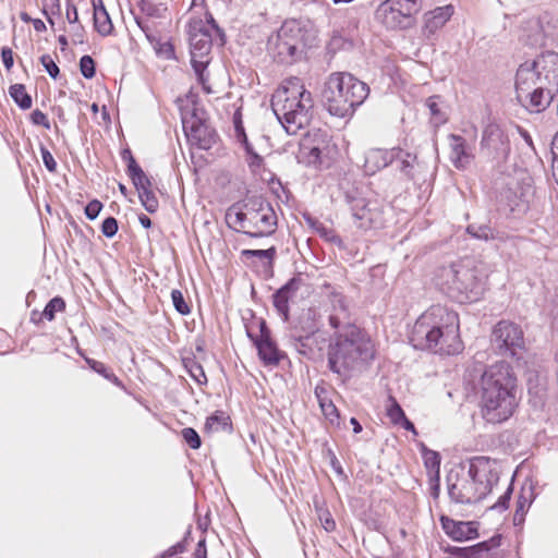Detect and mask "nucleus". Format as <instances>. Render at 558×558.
<instances>
[{"label":"nucleus","mask_w":558,"mask_h":558,"mask_svg":"<svg viewBox=\"0 0 558 558\" xmlns=\"http://www.w3.org/2000/svg\"><path fill=\"white\" fill-rule=\"evenodd\" d=\"M312 39V34L301 22L288 20L269 36L267 50L275 61L291 64L302 57L304 50L311 46Z\"/></svg>","instance_id":"9d476101"},{"label":"nucleus","mask_w":558,"mask_h":558,"mask_svg":"<svg viewBox=\"0 0 558 558\" xmlns=\"http://www.w3.org/2000/svg\"><path fill=\"white\" fill-rule=\"evenodd\" d=\"M171 299L173 306L178 313H180L181 315H187L191 312L190 306L185 302L184 296L180 290H172Z\"/></svg>","instance_id":"a19ab883"},{"label":"nucleus","mask_w":558,"mask_h":558,"mask_svg":"<svg viewBox=\"0 0 558 558\" xmlns=\"http://www.w3.org/2000/svg\"><path fill=\"white\" fill-rule=\"evenodd\" d=\"M291 296L280 288L272 295V303L279 315L284 322L289 319V301Z\"/></svg>","instance_id":"2f4dec72"},{"label":"nucleus","mask_w":558,"mask_h":558,"mask_svg":"<svg viewBox=\"0 0 558 558\" xmlns=\"http://www.w3.org/2000/svg\"><path fill=\"white\" fill-rule=\"evenodd\" d=\"M319 521L326 532H332L336 529V522L331 517V513L327 509L319 510Z\"/></svg>","instance_id":"603ef678"},{"label":"nucleus","mask_w":558,"mask_h":558,"mask_svg":"<svg viewBox=\"0 0 558 558\" xmlns=\"http://www.w3.org/2000/svg\"><path fill=\"white\" fill-rule=\"evenodd\" d=\"M304 284V280L301 275L294 276L291 278L284 286L281 288L291 296H295L296 292Z\"/></svg>","instance_id":"09e8293b"},{"label":"nucleus","mask_w":558,"mask_h":558,"mask_svg":"<svg viewBox=\"0 0 558 558\" xmlns=\"http://www.w3.org/2000/svg\"><path fill=\"white\" fill-rule=\"evenodd\" d=\"M312 94L299 78H293L272 95L271 108L288 134H296L308 125L313 113Z\"/></svg>","instance_id":"0eeeda50"},{"label":"nucleus","mask_w":558,"mask_h":558,"mask_svg":"<svg viewBox=\"0 0 558 558\" xmlns=\"http://www.w3.org/2000/svg\"><path fill=\"white\" fill-rule=\"evenodd\" d=\"M551 169H553V175H554L556 182L558 183V154H557V156L553 155Z\"/></svg>","instance_id":"774afa93"},{"label":"nucleus","mask_w":558,"mask_h":558,"mask_svg":"<svg viewBox=\"0 0 558 558\" xmlns=\"http://www.w3.org/2000/svg\"><path fill=\"white\" fill-rule=\"evenodd\" d=\"M447 483L451 501L460 505L476 504L497 487V463L487 457H476L471 460L468 472L450 473Z\"/></svg>","instance_id":"39448f33"},{"label":"nucleus","mask_w":558,"mask_h":558,"mask_svg":"<svg viewBox=\"0 0 558 558\" xmlns=\"http://www.w3.org/2000/svg\"><path fill=\"white\" fill-rule=\"evenodd\" d=\"M40 62H41L43 66L45 68V70L47 71V73L53 80H56L60 73V70H59V66L53 61V59L49 54H43L40 57Z\"/></svg>","instance_id":"8fccbe9b"},{"label":"nucleus","mask_w":558,"mask_h":558,"mask_svg":"<svg viewBox=\"0 0 558 558\" xmlns=\"http://www.w3.org/2000/svg\"><path fill=\"white\" fill-rule=\"evenodd\" d=\"M320 410L325 417L332 424V425H339L340 424V414L336 405L331 400L322 403Z\"/></svg>","instance_id":"58836bf2"},{"label":"nucleus","mask_w":558,"mask_h":558,"mask_svg":"<svg viewBox=\"0 0 558 558\" xmlns=\"http://www.w3.org/2000/svg\"><path fill=\"white\" fill-rule=\"evenodd\" d=\"M1 60L7 71H11L14 64V53L10 47H2Z\"/></svg>","instance_id":"13d9d810"},{"label":"nucleus","mask_w":558,"mask_h":558,"mask_svg":"<svg viewBox=\"0 0 558 558\" xmlns=\"http://www.w3.org/2000/svg\"><path fill=\"white\" fill-rule=\"evenodd\" d=\"M300 158L307 166H319L323 162V149L318 146L303 145Z\"/></svg>","instance_id":"7c9ffc66"},{"label":"nucleus","mask_w":558,"mask_h":558,"mask_svg":"<svg viewBox=\"0 0 558 558\" xmlns=\"http://www.w3.org/2000/svg\"><path fill=\"white\" fill-rule=\"evenodd\" d=\"M441 524L445 532L454 541H465L473 538L476 530L471 522H457L449 518H441Z\"/></svg>","instance_id":"412c9836"},{"label":"nucleus","mask_w":558,"mask_h":558,"mask_svg":"<svg viewBox=\"0 0 558 558\" xmlns=\"http://www.w3.org/2000/svg\"><path fill=\"white\" fill-rule=\"evenodd\" d=\"M101 232L107 238H112L118 232V221L114 217H108L102 221Z\"/></svg>","instance_id":"3c124183"},{"label":"nucleus","mask_w":558,"mask_h":558,"mask_svg":"<svg viewBox=\"0 0 558 558\" xmlns=\"http://www.w3.org/2000/svg\"><path fill=\"white\" fill-rule=\"evenodd\" d=\"M314 392H315V396H316V399H317L319 405L322 403H325V402L330 400L329 397H328V390L324 386L317 385L315 387V391Z\"/></svg>","instance_id":"052dcab7"},{"label":"nucleus","mask_w":558,"mask_h":558,"mask_svg":"<svg viewBox=\"0 0 558 558\" xmlns=\"http://www.w3.org/2000/svg\"><path fill=\"white\" fill-rule=\"evenodd\" d=\"M136 23H137V25L140 26V28L145 33V35H146V37H147V39H148L149 41H153L155 38H154V36L151 35V33H150V27H149V25H148V21H146V20H142V19H138V17H137V19H136Z\"/></svg>","instance_id":"680f3d73"},{"label":"nucleus","mask_w":558,"mask_h":558,"mask_svg":"<svg viewBox=\"0 0 558 558\" xmlns=\"http://www.w3.org/2000/svg\"><path fill=\"white\" fill-rule=\"evenodd\" d=\"M80 70L85 78H93L96 73L95 62L90 56H83L80 60Z\"/></svg>","instance_id":"79ce46f5"},{"label":"nucleus","mask_w":558,"mask_h":558,"mask_svg":"<svg viewBox=\"0 0 558 558\" xmlns=\"http://www.w3.org/2000/svg\"><path fill=\"white\" fill-rule=\"evenodd\" d=\"M416 160V157L408 151L402 150V155L399 159H395V161L398 162V169L400 172L408 179L413 180L414 179V161Z\"/></svg>","instance_id":"f704fd0d"},{"label":"nucleus","mask_w":558,"mask_h":558,"mask_svg":"<svg viewBox=\"0 0 558 558\" xmlns=\"http://www.w3.org/2000/svg\"><path fill=\"white\" fill-rule=\"evenodd\" d=\"M466 558H492L490 547L486 542L480 543L466 550Z\"/></svg>","instance_id":"ea45409f"},{"label":"nucleus","mask_w":558,"mask_h":558,"mask_svg":"<svg viewBox=\"0 0 558 558\" xmlns=\"http://www.w3.org/2000/svg\"><path fill=\"white\" fill-rule=\"evenodd\" d=\"M518 132H519V134L521 135V137L523 138V141L525 142V144H526V145H527L532 150H534L533 141H532L531 135L527 133V131H525L524 129L518 128Z\"/></svg>","instance_id":"338daca9"},{"label":"nucleus","mask_w":558,"mask_h":558,"mask_svg":"<svg viewBox=\"0 0 558 558\" xmlns=\"http://www.w3.org/2000/svg\"><path fill=\"white\" fill-rule=\"evenodd\" d=\"M65 308V302L60 296H54L51 299L47 305L45 306L44 311L41 312L39 316V320L43 318L48 319L49 322L53 320L56 317L57 312H62Z\"/></svg>","instance_id":"c9c22d12"},{"label":"nucleus","mask_w":558,"mask_h":558,"mask_svg":"<svg viewBox=\"0 0 558 558\" xmlns=\"http://www.w3.org/2000/svg\"><path fill=\"white\" fill-rule=\"evenodd\" d=\"M31 120L35 125H41L45 129H50L48 117L40 110L36 109L31 114Z\"/></svg>","instance_id":"4d7b16f0"},{"label":"nucleus","mask_w":558,"mask_h":558,"mask_svg":"<svg viewBox=\"0 0 558 558\" xmlns=\"http://www.w3.org/2000/svg\"><path fill=\"white\" fill-rule=\"evenodd\" d=\"M41 158L45 167L49 172H56L57 171V162L52 156V154L45 147H40Z\"/></svg>","instance_id":"5fc2aeb1"},{"label":"nucleus","mask_w":558,"mask_h":558,"mask_svg":"<svg viewBox=\"0 0 558 558\" xmlns=\"http://www.w3.org/2000/svg\"><path fill=\"white\" fill-rule=\"evenodd\" d=\"M328 347V366L343 381L362 372L375 356L371 338L355 325L335 329Z\"/></svg>","instance_id":"f03ea898"},{"label":"nucleus","mask_w":558,"mask_h":558,"mask_svg":"<svg viewBox=\"0 0 558 558\" xmlns=\"http://www.w3.org/2000/svg\"><path fill=\"white\" fill-rule=\"evenodd\" d=\"M329 300L332 306V313L329 315V325L333 329H340L345 325H352L349 320L345 298L341 293L332 291L329 294Z\"/></svg>","instance_id":"6ab92c4d"},{"label":"nucleus","mask_w":558,"mask_h":558,"mask_svg":"<svg viewBox=\"0 0 558 558\" xmlns=\"http://www.w3.org/2000/svg\"><path fill=\"white\" fill-rule=\"evenodd\" d=\"M452 12L453 10L451 5L439 7L429 11L424 15L425 29L429 34L435 33L446 24V22L452 15Z\"/></svg>","instance_id":"5701e85b"},{"label":"nucleus","mask_w":558,"mask_h":558,"mask_svg":"<svg viewBox=\"0 0 558 558\" xmlns=\"http://www.w3.org/2000/svg\"><path fill=\"white\" fill-rule=\"evenodd\" d=\"M94 7V27L101 35L107 36L110 35L113 25L111 19L102 3V0H98L97 2H93Z\"/></svg>","instance_id":"393cba45"},{"label":"nucleus","mask_w":558,"mask_h":558,"mask_svg":"<svg viewBox=\"0 0 558 558\" xmlns=\"http://www.w3.org/2000/svg\"><path fill=\"white\" fill-rule=\"evenodd\" d=\"M424 465L430 481H439L440 456L437 451L430 450L425 446L422 447Z\"/></svg>","instance_id":"bb28decb"},{"label":"nucleus","mask_w":558,"mask_h":558,"mask_svg":"<svg viewBox=\"0 0 558 558\" xmlns=\"http://www.w3.org/2000/svg\"><path fill=\"white\" fill-rule=\"evenodd\" d=\"M492 342L499 354L513 356L523 344V332L514 323L501 320L493 329Z\"/></svg>","instance_id":"4468645a"},{"label":"nucleus","mask_w":558,"mask_h":558,"mask_svg":"<svg viewBox=\"0 0 558 558\" xmlns=\"http://www.w3.org/2000/svg\"><path fill=\"white\" fill-rule=\"evenodd\" d=\"M258 332L254 330V327H247V336L255 343L260 360L266 365H277L282 355L278 350L277 345L270 339V331L264 319H259L257 323Z\"/></svg>","instance_id":"f3484780"},{"label":"nucleus","mask_w":558,"mask_h":558,"mask_svg":"<svg viewBox=\"0 0 558 558\" xmlns=\"http://www.w3.org/2000/svg\"><path fill=\"white\" fill-rule=\"evenodd\" d=\"M182 125L189 142L199 149H209L216 142V132L195 111L182 117Z\"/></svg>","instance_id":"2eb2a0df"},{"label":"nucleus","mask_w":558,"mask_h":558,"mask_svg":"<svg viewBox=\"0 0 558 558\" xmlns=\"http://www.w3.org/2000/svg\"><path fill=\"white\" fill-rule=\"evenodd\" d=\"M310 340H311L310 336L298 337V338L293 339V341H294L293 345L299 353H301L303 355H307L312 352V347L308 344Z\"/></svg>","instance_id":"864d4df0"},{"label":"nucleus","mask_w":558,"mask_h":558,"mask_svg":"<svg viewBox=\"0 0 558 558\" xmlns=\"http://www.w3.org/2000/svg\"><path fill=\"white\" fill-rule=\"evenodd\" d=\"M182 437L185 440V442L192 448V449H198L202 445L201 437L197 434V432L192 427H185L182 429Z\"/></svg>","instance_id":"c03bdc74"},{"label":"nucleus","mask_w":558,"mask_h":558,"mask_svg":"<svg viewBox=\"0 0 558 558\" xmlns=\"http://www.w3.org/2000/svg\"><path fill=\"white\" fill-rule=\"evenodd\" d=\"M205 428L208 432H219L231 429L230 416L223 411H216L207 417Z\"/></svg>","instance_id":"cd10ccee"},{"label":"nucleus","mask_w":558,"mask_h":558,"mask_svg":"<svg viewBox=\"0 0 558 558\" xmlns=\"http://www.w3.org/2000/svg\"><path fill=\"white\" fill-rule=\"evenodd\" d=\"M535 498L534 484L532 481H525L521 487L520 495L517 500V508L513 515V522L515 525L521 524L524 521V515L530 508L531 504Z\"/></svg>","instance_id":"4be33fe9"},{"label":"nucleus","mask_w":558,"mask_h":558,"mask_svg":"<svg viewBox=\"0 0 558 558\" xmlns=\"http://www.w3.org/2000/svg\"><path fill=\"white\" fill-rule=\"evenodd\" d=\"M512 494V483H510L506 490L499 496L498 500L490 506V509L497 510V511H504L508 508L510 497Z\"/></svg>","instance_id":"a18cd8bd"},{"label":"nucleus","mask_w":558,"mask_h":558,"mask_svg":"<svg viewBox=\"0 0 558 558\" xmlns=\"http://www.w3.org/2000/svg\"><path fill=\"white\" fill-rule=\"evenodd\" d=\"M206 556H207V550H206L205 539L203 538L197 543L196 549L194 551V558H206Z\"/></svg>","instance_id":"0e129e2a"},{"label":"nucleus","mask_w":558,"mask_h":558,"mask_svg":"<svg viewBox=\"0 0 558 558\" xmlns=\"http://www.w3.org/2000/svg\"><path fill=\"white\" fill-rule=\"evenodd\" d=\"M438 100V96H432L426 100V107L428 108L430 113V121L436 128L446 123L447 121L445 112H442L439 108Z\"/></svg>","instance_id":"473e14b6"},{"label":"nucleus","mask_w":558,"mask_h":558,"mask_svg":"<svg viewBox=\"0 0 558 558\" xmlns=\"http://www.w3.org/2000/svg\"><path fill=\"white\" fill-rule=\"evenodd\" d=\"M102 209V204L98 199H93L85 207V215L89 220H94Z\"/></svg>","instance_id":"6e6d98bb"},{"label":"nucleus","mask_w":558,"mask_h":558,"mask_svg":"<svg viewBox=\"0 0 558 558\" xmlns=\"http://www.w3.org/2000/svg\"><path fill=\"white\" fill-rule=\"evenodd\" d=\"M187 33L191 63L198 80L204 83V72L209 63L208 56L213 46L211 34L202 20L190 22Z\"/></svg>","instance_id":"ddd939ff"},{"label":"nucleus","mask_w":558,"mask_h":558,"mask_svg":"<svg viewBox=\"0 0 558 558\" xmlns=\"http://www.w3.org/2000/svg\"><path fill=\"white\" fill-rule=\"evenodd\" d=\"M66 20L69 21V23L71 24H75L78 22V14H77V9L76 7L74 5V3L70 0L66 1Z\"/></svg>","instance_id":"bf43d9fd"},{"label":"nucleus","mask_w":558,"mask_h":558,"mask_svg":"<svg viewBox=\"0 0 558 558\" xmlns=\"http://www.w3.org/2000/svg\"><path fill=\"white\" fill-rule=\"evenodd\" d=\"M206 20L207 23L211 26V28L217 33V35L222 38L225 36L223 31L218 26L210 12H206Z\"/></svg>","instance_id":"e2e57ef3"},{"label":"nucleus","mask_w":558,"mask_h":558,"mask_svg":"<svg viewBox=\"0 0 558 558\" xmlns=\"http://www.w3.org/2000/svg\"><path fill=\"white\" fill-rule=\"evenodd\" d=\"M411 340L421 349H433L440 354L453 355L462 351L459 317L453 311L433 305L415 322Z\"/></svg>","instance_id":"7ed1b4c3"},{"label":"nucleus","mask_w":558,"mask_h":558,"mask_svg":"<svg viewBox=\"0 0 558 558\" xmlns=\"http://www.w3.org/2000/svg\"><path fill=\"white\" fill-rule=\"evenodd\" d=\"M369 94V87L347 72L331 73L322 93L328 112L335 117L352 116Z\"/></svg>","instance_id":"6e6552de"},{"label":"nucleus","mask_w":558,"mask_h":558,"mask_svg":"<svg viewBox=\"0 0 558 558\" xmlns=\"http://www.w3.org/2000/svg\"><path fill=\"white\" fill-rule=\"evenodd\" d=\"M558 92V53L546 51L522 63L515 73L519 102L531 112L545 110Z\"/></svg>","instance_id":"f257e3e1"},{"label":"nucleus","mask_w":558,"mask_h":558,"mask_svg":"<svg viewBox=\"0 0 558 558\" xmlns=\"http://www.w3.org/2000/svg\"><path fill=\"white\" fill-rule=\"evenodd\" d=\"M159 52L165 53L168 59L172 58L174 54L173 46L170 43H165L161 45Z\"/></svg>","instance_id":"69168bd1"},{"label":"nucleus","mask_w":558,"mask_h":558,"mask_svg":"<svg viewBox=\"0 0 558 558\" xmlns=\"http://www.w3.org/2000/svg\"><path fill=\"white\" fill-rule=\"evenodd\" d=\"M128 173L138 193L151 187L150 179L145 174L143 169L137 165L132 155H130V163L128 165Z\"/></svg>","instance_id":"a878e982"},{"label":"nucleus","mask_w":558,"mask_h":558,"mask_svg":"<svg viewBox=\"0 0 558 558\" xmlns=\"http://www.w3.org/2000/svg\"><path fill=\"white\" fill-rule=\"evenodd\" d=\"M401 155L402 149L399 147H393L391 149L372 148L365 155V172L373 174L392 163L395 159H399Z\"/></svg>","instance_id":"a211bd4d"},{"label":"nucleus","mask_w":558,"mask_h":558,"mask_svg":"<svg viewBox=\"0 0 558 558\" xmlns=\"http://www.w3.org/2000/svg\"><path fill=\"white\" fill-rule=\"evenodd\" d=\"M466 231L472 236L480 239V240H488L493 236V231L488 226L482 225V226H475L470 225L466 228Z\"/></svg>","instance_id":"37998d69"},{"label":"nucleus","mask_w":558,"mask_h":558,"mask_svg":"<svg viewBox=\"0 0 558 558\" xmlns=\"http://www.w3.org/2000/svg\"><path fill=\"white\" fill-rule=\"evenodd\" d=\"M450 159L456 168L464 169L472 161V154L469 151L466 141L457 134H450Z\"/></svg>","instance_id":"aec40b11"},{"label":"nucleus","mask_w":558,"mask_h":558,"mask_svg":"<svg viewBox=\"0 0 558 558\" xmlns=\"http://www.w3.org/2000/svg\"><path fill=\"white\" fill-rule=\"evenodd\" d=\"M88 363H89L90 367H92L95 372H97V373L101 374L104 377H106L107 379H109V380L113 381L116 385H118V386L120 385V380H119V378H118V377H117L112 372H110V371L105 366V364H104V363H101V362H97V361H88Z\"/></svg>","instance_id":"49530a36"},{"label":"nucleus","mask_w":558,"mask_h":558,"mask_svg":"<svg viewBox=\"0 0 558 558\" xmlns=\"http://www.w3.org/2000/svg\"><path fill=\"white\" fill-rule=\"evenodd\" d=\"M184 367L186 368L190 376L198 384L206 385L207 377L205 375L203 366L195 359H185Z\"/></svg>","instance_id":"72a5a7b5"},{"label":"nucleus","mask_w":558,"mask_h":558,"mask_svg":"<svg viewBox=\"0 0 558 558\" xmlns=\"http://www.w3.org/2000/svg\"><path fill=\"white\" fill-rule=\"evenodd\" d=\"M227 223L238 232L251 238H264L275 233L277 215L269 202L263 197H251L243 209L232 206L226 214Z\"/></svg>","instance_id":"1a4fd4ad"},{"label":"nucleus","mask_w":558,"mask_h":558,"mask_svg":"<svg viewBox=\"0 0 558 558\" xmlns=\"http://www.w3.org/2000/svg\"><path fill=\"white\" fill-rule=\"evenodd\" d=\"M389 405L386 409V414L389 417L390 422L395 425H400L407 430L412 432L413 434H417L414 424L408 420L405 416L404 411L400 407V404L397 402V400L393 397H389Z\"/></svg>","instance_id":"b1692460"},{"label":"nucleus","mask_w":558,"mask_h":558,"mask_svg":"<svg viewBox=\"0 0 558 558\" xmlns=\"http://www.w3.org/2000/svg\"><path fill=\"white\" fill-rule=\"evenodd\" d=\"M242 255L246 258L257 257L259 259H266L267 266L271 268L277 256V248L271 246L267 250H244L242 251Z\"/></svg>","instance_id":"e433bc0d"},{"label":"nucleus","mask_w":558,"mask_h":558,"mask_svg":"<svg viewBox=\"0 0 558 558\" xmlns=\"http://www.w3.org/2000/svg\"><path fill=\"white\" fill-rule=\"evenodd\" d=\"M138 197L142 205L148 213L154 214L158 210L159 202L155 193L151 191V187L144 190L143 192L141 191V193H138Z\"/></svg>","instance_id":"4c0bfd02"},{"label":"nucleus","mask_w":558,"mask_h":558,"mask_svg":"<svg viewBox=\"0 0 558 558\" xmlns=\"http://www.w3.org/2000/svg\"><path fill=\"white\" fill-rule=\"evenodd\" d=\"M511 153L507 131L497 123L487 124L482 133L480 154L488 162L500 168L508 161Z\"/></svg>","instance_id":"f8f14e48"},{"label":"nucleus","mask_w":558,"mask_h":558,"mask_svg":"<svg viewBox=\"0 0 558 558\" xmlns=\"http://www.w3.org/2000/svg\"><path fill=\"white\" fill-rule=\"evenodd\" d=\"M422 9V0H386L376 10V19L389 29L409 28Z\"/></svg>","instance_id":"9b49d317"},{"label":"nucleus","mask_w":558,"mask_h":558,"mask_svg":"<svg viewBox=\"0 0 558 558\" xmlns=\"http://www.w3.org/2000/svg\"><path fill=\"white\" fill-rule=\"evenodd\" d=\"M9 94L14 100V102L23 110H27L32 107V97L26 92V88L23 84H14L10 86Z\"/></svg>","instance_id":"c756f323"},{"label":"nucleus","mask_w":558,"mask_h":558,"mask_svg":"<svg viewBox=\"0 0 558 558\" xmlns=\"http://www.w3.org/2000/svg\"><path fill=\"white\" fill-rule=\"evenodd\" d=\"M435 284L459 303L475 302L485 291L486 275L472 259L442 266L434 277Z\"/></svg>","instance_id":"423d86ee"},{"label":"nucleus","mask_w":558,"mask_h":558,"mask_svg":"<svg viewBox=\"0 0 558 558\" xmlns=\"http://www.w3.org/2000/svg\"><path fill=\"white\" fill-rule=\"evenodd\" d=\"M311 227L316 231V233L324 239L326 242L331 243L338 247L343 246V242L341 238L337 234V232L328 227H326L324 223L317 221V220H308Z\"/></svg>","instance_id":"c85d7f7f"},{"label":"nucleus","mask_w":558,"mask_h":558,"mask_svg":"<svg viewBox=\"0 0 558 558\" xmlns=\"http://www.w3.org/2000/svg\"><path fill=\"white\" fill-rule=\"evenodd\" d=\"M351 210L360 229L368 230L383 226V209L376 199L355 198L351 204Z\"/></svg>","instance_id":"dca6fc26"},{"label":"nucleus","mask_w":558,"mask_h":558,"mask_svg":"<svg viewBox=\"0 0 558 558\" xmlns=\"http://www.w3.org/2000/svg\"><path fill=\"white\" fill-rule=\"evenodd\" d=\"M515 377L508 363L488 366L481 378V410L484 420L497 424L508 420L514 410Z\"/></svg>","instance_id":"20e7f679"},{"label":"nucleus","mask_w":558,"mask_h":558,"mask_svg":"<svg viewBox=\"0 0 558 558\" xmlns=\"http://www.w3.org/2000/svg\"><path fill=\"white\" fill-rule=\"evenodd\" d=\"M245 150L247 153V163L250 168H258L263 163V158L256 151L253 150L252 145L248 143L247 138L243 141Z\"/></svg>","instance_id":"de8ad7c7"}]
</instances>
